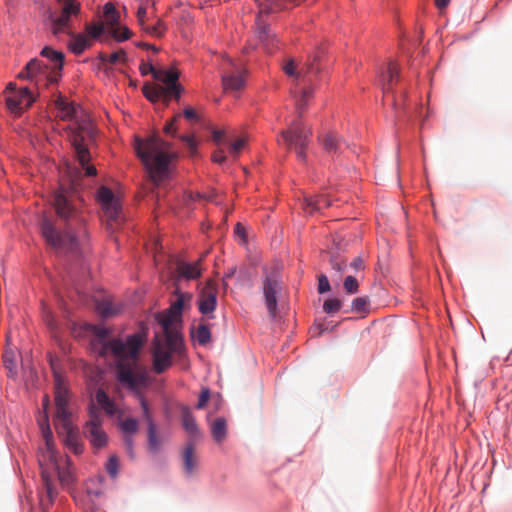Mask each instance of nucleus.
<instances>
[{"instance_id":"obj_1","label":"nucleus","mask_w":512,"mask_h":512,"mask_svg":"<svg viewBox=\"0 0 512 512\" xmlns=\"http://www.w3.org/2000/svg\"><path fill=\"white\" fill-rule=\"evenodd\" d=\"M82 200L75 188L61 186L53 196L57 219L43 214L41 235L47 245L58 253H77L88 242L87 220L81 208Z\"/></svg>"},{"instance_id":"obj_2","label":"nucleus","mask_w":512,"mask_h":512,"mask_svg":"<svg viewBox=\"0 0 512 512\" xmlns=\"http://www.w3.org/2000/svg\"><path fill=\"white\" fill-rule=\"evenodd\" d=\"M94 333L101 346L102 356L112 355L117 363V378L131 389H136L144 382V377L137 371V359L143 338L133 334L124 342L121 339L106 341L109 330L105 327H94Z\"/></svg>"},{"instance_id":"obj_3","label":"nucleus","mask_w":512,"mask_h":512,"mask_svg":"<svg viewBox=\"0 0 512 512\" xmlns=\"http://www.w3.org/2000/svg\"><path fill=\"white\" fill-rule=\"evenodd\" d=\"M62 120L75 118V123L69 127V141L73 148L74 157L88 177L96 176L97 169L90 164L92 159L90 147L96 142L97 131L92 120L87 116L78 118L77 109L64 98L59 97L55 102Z\"/></svg>"},{"instance_id":"obj_4","label":"nucleus","mask_w":512,"mask_h":512,"mask_svg":"<svg viewBox=\"0 0 512 512\" xmlns=\"http://www.w3.org/2000/svg\"><path fill=\"white\" fill-rule=\"evenodd\" d=\"M134 149L155 184L158 185L169 177L171 163L177 158V154L171 150L169 142L156 135L146 139L136 137Z\"/></svg>"},{"instance_id":"obj_5","label":"nucleus","mask_w":512,"mask_h":512,"mask_svg":"<svg viewBox=\"0 0 512 512\" xmlns=\"http://www.w3.org/2000/svg\"><path fill=\"white\" fill-rule=\"evenodd\" d=\"M317 60L318 56H315L311 62L298 69L295 60L290 58L282 66L285 74L294 79L291 94L295 99L296 111L299 112L300 116L305 112L314 93V84L320 72L319 66L316 65Z\"/></svg>"},{"instance_id":"obj_6","label":"nucleus","mask_w":512,"mask_h":512,"mask_svg":"<svg viewBox=\"0 0 512 512\" xmlns=\"http://www.w3.org/2000/svg\"><path fill=\"white\" fill-rule=\"evenodd\" d=\"M174 317H164L159 320L165 335L164 341L158 336L155 337L153 358L154 370L157 373L164 372L172 364V354L178 352L182 347V336L180 331L175 328Z\"/></svg>"},{"instance_id":"obj_7","label":"nucleus","mask_w":512,"mask_h":512,"mask_svg":"<svg viewBox=\"0 0 512 512\" xmlns=\"http://www.w3.org/2000/svg\"><path fill=\"white\" fill-rule=\"evenodd\" d=\"M80 12V0H55L44 14L45 24L54 36L70 34Z\"/></svg>"},{"instance_id":"obj_8","label":"nucleus","mask_w":512,"mask_h":512,"mask_svg":"<svg viewBox=\"0 0 512 512\" xmlns=\"http://www.w3.org/2000/svg\"><path fill=\"white\" fill-rule=\"evenodd\" d=\"M42 432L45 440V446L40 448L38 463L41 469V478L46 490L48 501L49 503H52L57 494L52 482L53 471L56 468H59V464L61 462L68 463V456L62 457L57 454L54 448L52 432L48 426L44 428V425L42 424Z\"/></svg>"},{"instance_id":"obj_9","label":"nucleus","mask_w":512,"mask_h":512,"mask_svg":"<svg viewBox=\"0 0 512 512\" xmlns=\"http://www.w3.org/2000/svg\"><path fill=\"white\" fill-rule=\"evenodd\" d=\"M292 120L288 127L280 132L281 139L288 150H293L299 161L307 162L306 150L312 137V128L302 121L303 115ZM304 114V112L302 113Z\"/></svg>"},{"instance_id":"obj_10","label":"nucleus","mask_w":512,"mask_h":512,"mask_svg":"<svg viewBox=\"0 0 512 512\" xmlns=\"http://www.w3.org/2000/svg\"><path fill=\"white\" fill-rule=\"evenodd\" d=\"M97 200L104 212L108 227L114 230L123 220L119 200L115 197L112 190L106 186H101L98 189Z\"/></svg>"},{"instance_id":"obj_11","label":"nucleus","mask_w":512,"mask_h":512,"mask_svg":"<svg viewBox=\"0 0 512 512\" xmlns=\"http://www.w3.org/2000/svg\"><path fill=\"white\" fill-rule=\"evenodd\" d=\"M282 290L281 277L276 270L264 269L262 291L267 310L271 317L277 315V296Z\"/></svg>"},{"instance_id":"obj_12","label":"nucleus","mask_w":512,"mask_h":512,"mask_svg":"<svg viewBox=\"0 0 512 512\" xmlns=\"http://www.w3.org/2000/svg\"><path fill=\"white\" fill-rule=\"evenodd\" d=\"M20 79L34 81L37 85L43 82L44 85L57 83L59 77L55 74L48 64H43L38 59L30 60L23 71L18 74Z\"/></svg>"},{"instance_id":"obj_13","label":"nucleus","mask_w":512,"mask_h":512,"mask_svg":"<svg viewBox=\"0 0 512 512\" xmlns=\"http://www.w3.org/2000/svg\"><path fill=\"white\" fill-rule=\"evenodd\" d=\"M69 391L59 375L55 377V425L56 427L68 426L71 413L68 410Z\"/></svg>"},{"instance_id":"obj_14","label":"nucleus","mask_w":512,"mask_h":512,"mask_svg":"<svg viewBox=\"0 0 512 512\" xmlns=\"http://www.w3.org/2000/svg\"><path fill=\"white\" fill-rule=\"evenodd\" d=\"M6 105L10 112L20 115L30 107L34 98L28 88L16 89L15 84L9 83L6 88Z\"/></svg>"},{"instance_id":"obj_15","label":"nucleus","mask_w":512,"mask_h":512,"mask_svg":"<svg viewBox=\"0 0 512 512\" xmlns=\"http://www.w3.org/2000/svg\"><path fill=\"white\" fill-rule=\"evenodd\" d=\"M85 435L94 448L100 449L107 444L108 437L102 429V415L95 408L90 411V419L85 426Z\"/></svg>"},{"instance_id":"obj_16","label":"nucleus","mask_w":512,"mask_h":512,"mask_svg":"<svg viewBox=\"0 0 512 512\" xmlns=\"http://www.w3.org/2000/svg\"><path fill=\"white\" fill-rule=\"evenodd\" d=\"M245 80L242 69L234 64L232 59H227V64L223 67L222 85L224 90L236 91L244 86Z\"/></svg>"},{"instance_id":"obj_17","label":"nucleus","mask_w":512,"mask_h":512,"mask_svg":"<svg viewBox=\"0 0 512 512\" xmlns=\"http://www.w3.org/2000/svg\"><path fill=\"white\" fill-rule=\"evenodd\" d=\"M217 284L213 280H208L199 293L198 308L199 311L208 315L211 314L217 306Z\"/></svg>"},{"instance_id":"obj_18","label":"nucleus","mask_w":512,"mask_h":512,"mask_svg":"<svg viewBox=\"0 0 512 512\" xmlns=\"http://www.w3.org/2000/svg\"><path fill=\"white\" fill-rule=\"evenodd\" d=\"M139 401L142 408L143 418L147 422L148 425V445L149 449L152 451H158L161 447V441L157 435L156 425L152 419L150 414L149 406L147 401L142 395H139Z\"/></svg>"},{"instance_id":"obj_19","label":"nucleus","mask_w":512,"mask_h":512,"mask_svg":"<svg viewBox=\"0 0 512 512\" xmlns=\"http://www.w3.org/2000/svg\"><path fill=\"white\" fill-rule=\"evenodd\" d=\"M256 26L257 36L260 42L265 46L267 52L272 53L273 49L276 47V35L271 32L269 26L265 23L261 14L256 19Z\"/></svg>"},{"instance_id":"obj_20","label":"nucleus","mask_w":512,"mask_h":512,"mask_svg":"<svg viewBox=\"0 0 512 512\" xmlns=\"http://www.w3.org/2000/svg\"><path fill=\"white\" fill-rule=\"evenodd\" d=\"M182 462L184 473L187 476L193 475L198 468L199 458L193 442H188L182 452Z\"/></svg>"},{"instance_id":"obj_21","label":"nucleus","mask_w":512,"mask_h":512,"mask_svg":"<svg viewBox=\"0 0 512 512\" xmlns=\"http://www.w3.org/2000/svg\"><path fill=\"white\" fill-rule=\"evenodd\" d=\"M191 299V293L177 292V299L171 305V312L167 315L162 316L160 320L164 317H174L175 328L179 330L182 309L185 307L186 303H189L191 301Z\"/></svg>"},{"instance_id":"obj_22","label":"nucleus","mask_w":512,"mask_h":512,"mask_svg":"<svg viewBox=\"0 0 512 512\" xmlns=\"http://www.w3.org/2000/svg\"><path fill=\"white\" fill-rule=\"evenodd\" d=\"M332 205V201L326 194L317 195L315 197H305L303 208L306 213L312 215L321 209L328 208Z\"/></svg>"},{"instance_id":"obj_23","label":"nucleus","mask_w":512,"mask_h":512,"mask_svg":"<svg viewBox=\"0 0 512 512\" xmlns=\"http://www.w3.org/2000/svg\"><path fill=\"white\" fill-rule=\"evenodd\" d=\"M202 257L195 262H179L177 265V272L180 277L185 279H197L201 276L202 267Z\"/></svg>"},{"instance_id":"obj_24","label":"nucleus","mask_w":512,"mask_h":512,"mask_svg":"<svg viewBox=\"0 0 512 512\" xmlns=\"http://www.w3.org/2000/svg\"><path fill=\"white\" fill-rule=\"evenodd\" d=\"M41 55L49 59V68L60 78L64 60L63 53L55 51L50 47H44L41 51Z\"/></svg>"},{"instance_id":"obj_25","label":"nucleus","mask_w":512,"mask_h":512,"mask_svg":"<svg viewBox=\"0 0 512 512\" xmlns=\"http://www.w3.org/2000/svg\"><path fill=\"white\" fill-rule=\"evenodd\" d=\"M319 143L329 154H336L342 148V141L334 132H328L318 137Z\"/></svg>"},{"instance_id":"obj_26","label":"nucleus","mask_w":512,"mask_h":512,"mask_svg":"<svg viewBox=\"0 0 512 512\" xmlns=\"http://www.w3.org/2000/svg\"><path fill=\"white\" fill-rule=\"evenodd\" d=\"M154 79L165 84L163 87H170L178 83L179 72L176 69H159L154 72Z\"/></svg>"},{"instance_id":"obj_27","label":"nucleus","mask_w":512,"mask_h":512,"mask_svg":"<svg viewBox=\"0 0 512 512\" xmlns=\"http://www.w3.org/2000/svg\"><path fill=\"white\" fill-rule=\"evenodd\" d=\"M69 35L72 36L69 47L73 53L79 55L90 46V40L85 35L74 34L73 29Z\"/></svg>"},{"instance_id":"obj_28","label":"nucleus","mask_w":512,"mask_h":512,"mask_svg":"<svg viewBox=\"0 0 512 512\" xmlns=\"http://www.w3.org/2000/svg\"><path fill=\"white\" fill-rule=\"evenodd\" d=\"M144 96L151 102L162 100L165 103V87L163 85H144L142 88Z\"/></svg>"},{"instance_id":"obj_29","label":"nucleus","mask_w":512,"mask_h":512,"mask_svg":"<svg viewBox=\"0 0 512 512\" xmlns=\"http://www.w3.org/2000/svg\"><path fill=\"white\" fill-rule=\"evenodd\" d=\"M211 434L213 439L220 443L226 438L227 423L223 417L216 418L211 424Z\"/></svg>"},{"instance_id":"obj_30","label":"nucleus","mask_w":512,"mask_h":512,"mask_svg":"<svg viewBox=\"0 0 512 512\" xmlns=\"http://www.w3.org/2000/svg\"><path fill=\"white\" fill-rule=\"evenodd\" d=\"M182 424L184 429L193 436H198L199 431L195 421L194 416L192 415L189 408L184 407L182 409Z\"/></svg>"},{"instance_id":"obj_31","label":"nucleus","mask_w":512,"mask_h":512,"mask_svg":"<svg viewBox=\"0 0 512 512\" xmlns=\"http://www.w3.org/2000/svg\"><path fill=\"white\" fill-rule=\"evenodd\" d=\"M96 400L108 415H114L117 413L118 408L114 402L110 400L109 396L104 390L99 389L96 392Z\"/></svg>"},{"instance_id":"obj_32","label":"nucleus","mask_w":512,"mask_h":512,"mask_svg":"<svg viewBox=\"0 0 512 512\" xmlns=\"http://www.w3.org/2000/svg\"><path fill=\"white\" fill-rule=\"evenodd\" d=\"M398 77H399V72H398L397 66L394 63L390 62L388 64L386 72L382 74V80L385 82L384 83V93H387L388 91H390L393 81L395 79H397Z\"/></svg>"},{"instance_id":"obj_33","label":"nucleus","mask_w":512,"mask_h":512,"mask_svg":"<svg viewBox=\"0 0 512 512\" xmlns=\"http://www.w3.org/2000/svg\"><path fill=\"white\" fill-rule=\"evenodd\" d=\"M54 473H57L58 478L63 485H69L73 481L70 470V459L68 458V463L61 462L59 464V468H56L53 471V474Z\"/></svg>"},{"instance_id":"obj_34","label":"nucleus","mask_w":512,"mask_h":512,"mask_svg":"<svg viewBox=\"0 0 512 512\" xmlns=\"http://www.w3.org/2000/svg\"><path fill=\"white\" fill-rule=\"evenodd\" d=\"M97 309L103 317H110L120 312L121 308L110 300H103L98 303Z\"/></svg>"},{"instance_id":"obj_35","label":"nucleus","mask_w":512,"mask_h":512,"mask_svg":"<svg viewBox=\"0 0 512 512\" xmlns=\"http://www.w3.org/2000/svg\"><path fill=\"white\" fill-rule=\"evenodd\" d=\"M192 336L201 345H206L211 339L209 327L205 324L198 325V327L195 329V331H192Z\"/></svg>"},{"instance_id":"obj_36","label":"nucleus","mask_w":512,"mask_h":512,"mask_svg":"<svg viewBox=\"0 0 512 512\" xmlns=\"http://www.w3.org/2000/svg\"><path fill=\"white\" fill-rule=\"evenodd\" d=\"M119 426L125 436L136 434L139 427L138 421L135 418H126L120 422Z\"/></svg>"},{"instance_id":"obj_37","label":"nucleus","mask_w":512,"mask_h":512,"mask_svg":"<svg viewBox=\"0 0 512 512\" xmlns=\"http://www.w3.org/2000/svg\"><path fill=\"white\" fill-rule=\"evenodd\" d=\"M141 28L147 34L157 38L162 37L166 31V26L161 20H158L154 25H148L145 23L144 27Z\"/></svg>"},{"instance_id":"obj_38","label":"nucleus","mask_w":512,"mask_h":512,"mask_svg":"<svg viewBox=\"0 0 512 512\" xmlns=\"http://www.w3.org/2000/svg\"><path fill=\"white\" fill-rule=\"evenodd\" d=\"M370 299L368 296H361L353 299L351 303V312L362 313L369 309Z\"/></svg>"},{"instance_id":"obj_39","label":"nucleus","mask_w":512,"mask_h":512,"mask_svg":"<svg viewBox=\"0 0 512 512\" xmlns=\"http://www.w3.org/2000/svg\"><path fill=\"white\" fill-rule=\"evenodd\" d=\"M104 16L106 22L111 26L116 25L119 21L118 12L116 11L115 6L110 2L104 5Z\"/></svg>"},{"instance_id":"obj_40","label":"nucleus","mask_w":512,"mask_h":512,"mask_svg":"<svg viewBox=\"0 0 512 512\" xmlns=\"http://www.w3.org/2000/svg\"><path fill=\"white\" fill-rule=\"evenodd\" d=\"M100 59L103 62H108L111 64H116L119 62L124 63L127 60V54L124 50H119V51L113 52L110 55L101 54Z\"/></svg>"},{"instance_id":"obj_41","label":"nucleus","mask_w":512,"mask_h":512,"mask_svg":"<svg viewBox=\"0 0 512 512\" xmlns=\"http://www.w3.org/2000/svg\"><path fill=\"white\" fill-rule=\"evenodd\" d=\"M57 429H62L63 432L66 433L65 443L66 445L71 448L75 442H78L77 434L72 426L71 420H69L68 426H59L56 427Z\"/></svg>"},{"instance_id":"obj_42","label":"nucleus","mask_w":512,"mask_h":512,"mask_svg":"<svg viewBox=\"0 0 512 512\" xmlns=\"http://www.w3.org/2000/svg\"><path fill=\"white\" fill-rule=\"evenodd\" d=\"M182 92L183 87L179 83L170 87H165V104L167 105L172 98L178 101Z\"/></svg>"},{"instance_id":"obj_43","label":"nucleus","mask_w":512,"mask_h":512,"mask_svg":"<svg viewBox=\"0 0 512 512\" xmlns=\"http://www.w3.org/2000/svg\"><path fill=\"white\" fill-rule=\"evenodd\" d=\"M341 307L342 301L339 299H327L323 304V310L328 314L338 312Z\"/></svg>"},{"instance_id":"obj_44","label":"nucleus","mask_w":512,"mask_h":512,"mask_svg":"<svg viewBox=\"0 0 512 512\" xmlns=\"http://www.w3.org/2000/svg\"><path fill=\"white\" fill-rule=\"evenodd\" d=\"M85 30L91 38H97L103 33L104 26L102 23H88Z\"/></svg>"},{"instance_id":"obj_45","label":"nucleus","mask_w":512,"mask_h":512,"mask_svg":"<svg viewBox=\"0 0 512 512\" xmlns=\"http://www.w3.org/2000/svg\"><path fill=\"white\" fill-rule=\"evenodd\" d=\"M343 286L348 294H355L358 292L359 283L355 277L349 275L345 278Z\"/></svg>"},{"instance_id":"obj_46","label":"nucleus","mask_w":512,"mask_h":512,"mask_svg":"<svg viewBox=\"0 0 512 512\" xmlns=\"http://www.w3.org/2000/svg\"><path fill=\"white\" fill-rule=\"evenodd\" d=\"M111 34L117 41H124L130 38L131 31L127 27H118L112 28Z\"/></svg>"},{"instance_id":"obj_47","label":"nucleus","mask_w":512,"mask_h":512,"mask_svg":"<svg viewBox=\"0 0 512 512\" xmlns=\"http://www.w3.org/2000/svg\"><path fill=\"white\" fill-rule=\"evenodd\" d=\"M246 145V140L244 138H239L236 141L232 142L229 145V153L234 157H238L242 149Z\"/></svg>"},{"instance_id":"obj_48","label":"nucleus","mask_w":512,"mask_h":512,"mask_svg":"<svg viewBox=\"0 0 512 512\" xmlns=\"http://www.w3.org/2000/svg\"><path fill=\"white\" fill-rule=\"evenodd\" d=\"M107 473L115 478L119 470V460L116 456H111L106 464Z\"/></svg>"},{"instance_id":"obj_49","label":"nucleus","mask_w":512,"mask_h":512,"mask_svg":"<svg viewBox=\"0 0 512 512\" xmlns=\"http://www.w3.org/2000/svg\"><path fill=\"white\" fill-rule=\"evenodd\" d=\"M180 118H181V114L178 113L172 118V120L170 122L166 123V125L164 126L165 134L172 135V136L176 135V132H177L176 125Z\"/></svg>"},{"instance_id":"obj_50","label":"nucleus","mask_w":512,"mask_h":512,"mask_svg":"<svg viewBox=\"0 0 512 512\" xmlns=\"http://www.w3.org/2000/svg\"><path fill=\"white\" fill-rule=\"evenodd\" d=\"M180 139L185 142L187 148L189 149L190 155L195 156L197 153V145L192 136H181Z\"/></svg>"},{"instance_id":"obj_51","label":"nucleus","mask_w":512,"mask_h":512,"mask_svg":"<svg viewBox=\"0 0 512 512\" xmlns=\"http://www.w3.org/2000/svg\"><path fill=\"white\" fill-rule=\"evenodd\" d=\"M331 266L332 268L339 272V273H342L346 270V261L344 259H341L339 257H332L331 258Z\"/></svg>"},{"instance_id":"obj_52","label":"nucleus","mask_w":512,"mask_h":512,"mask_svg":"<svg viewBox=\"0 0 512 512\" xmlns=\"http://www.w3.org/2000/svg\"><path fill=\"white\" fill-rule=\"evenodd\" d=\"M209 398H210L209 390L208 389H203L201 391V393H200L199 400H198V403L196 405V408L197 409H203L206 406Z\"/></svg>"},{"instance_id":"obj_53","label":"nucleus","mask_w":512,"mask_h":512,"mask_svg":"<svg viewBox=\"0 0 512 512\" xmlns=\"http://www.w3.org/2000/svg\"><path fill=\"white\" fill-rule=\"evenodd\" d=\"M146 15L147 11L145 5L140 4L137 9V21L141 27H144V24L146 23Z\"/></svg>"},{"instance_id":"obj_54","label":"nucleus","mask_w":512,"mask_h":512,"mask_svg":"<svg viewBox=\"0 0 512 512\" xmlns=\"http://www.w3.org/2000/svg\"><path fill=\"white\" fill-rule=\"evenodd\" d=\"M318 291L319 293H325L330 290V284L328 278L325 275H321L318 279Z\"/></svg>"},{"instance_id":"obj_55","label":"nucleus","mask_w":512,"mask_h":512,"mask_svg":"<svg viewBox=\"0 0 512 512\" xmlns=\"http://www.w3.org/2000/svg\"><path fill=\"white\" fill-rule=\"evenodd\" d=\"M157 70H158V69H157V68H155V67L153 66V64H151V63H143V64H141V66H140V71H141V74H142V75H146V74H148V73H151V74H152V76L154 77V72H157Z\"/></svg>"},{"instance_id":"obj_56","label":"nucleus","mask_w":512,"mask_h":512,"mask_svg":"<svg viewBox=\"0 0 512 512\" xmlns=\"http://www.w3.org/2000/svg\"><path fill=\"white\" fill-rule=\"evenodd\" d=\"M183 116L187 120H189V121H196V120H198V116H197L196 111L193 108H191V107H188V108L184 109Z\"/></svg>"},{"instance_id":"obj_57","label":"nucleus","mask_w":512,"mask_h":512,"mask_svg":"<svg viewBox=\"0 0 512 512\" xmlns=\"http://www.w3.org/2000/svg\"><path fill=\"white\" fill-rule=\"evenodd\" d=\"M212 160L216 163H219V164H222L225 162L226 160V156L224 154V151L223 150H218L216 152H214L213 156H212Z\"/></svg>"},{"instance_id":"obj_58","label":"nucleus","mask_w":512,"mask_h":512,"mask_svg":"<svg viewBox=\"0 0 512 512\" xmlns=\"http://www.w3.org/2000/svg\"><path fill=\"white\" fill-rule=\"evenodd\" d=\"M224 136H225V131L224 130H214L213 133H212L213 141L216 144L222 143Z\"/></svg>"},{"instance_id":"obj_59","label":"nucleus","mask_w":512,"mask_h":512,"mask_svg":"<svg viewBox=\"0 0 512 512\" xmlns=\"http://www.w3.org/2000/svg\"><path fill=\"white\" fill-rule=\"evenodd\" d=\"M350 266L355 270L359 271L364 268V263L361 257H356L351 263Z\"/></svg>"},{"instance_id":"obj_60","label":"nucleus","mask_w":512,"mask_h":512,"mask_svg":"<svg viewBox=\"0 0 512 512\" xmlns=\"http://www.w3.org/2000/svg\"><path fill=\"white\" fill-rule=\"evenodd\" d=\"M124 443L127 449L128 454L133 457V439L132 436H125Z\"/></svg>"},{"instance_id":"obj_61","label":"nucleus","mask_w":512,"mask_h":512,"mask_svg":"<svg viewBox=\"0 0 512 512\" xmlns=\"http://www.w3.org/2000/svg\"><path fill=\"white\" fill-rule=\"evenodd\" d=\"M449 3L450 0H435V5L440 11L445 9Z\"/></svg>"},{"instance_id":"obj_62","label":"nucleus","mask_w":512,"mask_h":512,"mask_svg":"<svg viewBox=\"0 0 512 512\" xmlns=\"http://www.w3.org/2000/svg\"><path fill=\"white\" fill-rule=\"evenodd\" d=\"M75 454H80L83 451L82 444L78 442H75L74 445L70 448Z\"/></svg>"},{"instance_id":"obj_63","label":"nucleus","mask_w":512,"mask_h":512,"mask_svg":"<svg viewBox=\"0 0 512 512\" xmlns=\"http://www.w3.org/2000/svg\"><path fill=\"white\" fill-rule=\"evenodd\" d=\"M244 232H245L244 227L240 223H237L235 226V233L238 235L244 236Z\"/></svg>"},{"instance_id":"obj_64","label":"nucleus","mask_w":512,"mask_h":512,"mask_svg":"<svg viewBox=\"0 0 512 512\" xmlns=\"http://www.w3.org/2000/svg\"><path fill=\"white\" fill-rule=\"evenodd\" d=\"M3 358H4V362H5V363H8V362H9V363H11V364L13 363V361H12V355H11V353H10V352L6 351V352L4 353Z\"/></svg>"}]
</instances>
